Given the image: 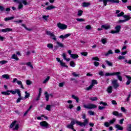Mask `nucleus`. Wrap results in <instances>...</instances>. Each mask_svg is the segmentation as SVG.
Segmentation results:
<instances>
[{"instance_id": "obj_1", "label": "nucleus", "mask_w": 131, "mask_h": 131, "mask_svg": "<svg viewBox=\"0 0 131 131\" xmlns=\"http://www.w3.org/2000/svg\"><path fill=\"white\" fill-rule=\"evenodd\" d=\"M82 118L84 119V122H81L80 121H76V124L81 126V127H85L88 124H89V119H86V117L84 114H83Z\"/></svg>"}, {"instance_id": "obj_2", "label": "nucleus", "mask_w": 131, "mask_h": 131, "mask_svg": "<svg viewBox=\"0 0 131 131\" xmlns=\"http://www.w3.org/2000/svg\"><path fill=\"white\" fill-rule=\"evenodd\" d=\"M13 2L18 4V6L17 8L18 10H21L23 9V4L25 6H27V5H28V3L26 0H13Z\"/></svg>"}, {"instance_id": "obj_3", "label": "nucleus", "mask_w": 131, "mask_h": 131, "mask_svg": "<svg viewBox=\"0 0 131 131\" xmlns=\"http://www.w3.org/2000/svg\"><path fill=\"white\" fill-rule=\"evenodd\" d=\"M121 73L120 72H114L112 73H105V75L106 76H116L117 77V78L120 80V81H122V77L121 76L119 75L121 74Z\"/></svg>"}, {"instance_id": "obj_4", "label": "nucleus", "mask_w": 131, "mask_h": 131, "mask_svg": "<svg viewBox=\"0 0 131 131\" xmlns=\"http://www.w3.org/2000/svg\"><path fill=\"white\" fill-rule=\"evenodd\" d=\"M99 2H103L104 7L107 6V3H111V4H119V0H99Z\"/></svg>"}, {"instance_id": "obj_5", "label": "nucleus", "mask_w": 131, "mask_h": 131, "mask_svg": "<svg viewBox=\"0 0 131 131\" xmlns=\"http://www.w3.org/2000/svg\"><path fill=\"white\" fill-rule=\"evenodd\" d=\"M83 108H85V109H89V110H91L92 109H96V108H97V106L96 104L89 103L88 104H84L83 105Z\"/></svg>"}, {"instance_id": "obj_6", "label": "nucleus", "mask_w": 131, "mask_h": 131, "mask_svg": "<svg viewBox=\"0 0 131 131\" xmlns=\"http://www.w3.org/2000/svg\"><path fill=\"white\" fill-rule=\"evenodd\" d=\"M16 123H17V121H14V122H13L10 124V128H13L14 130H18L19 128V124H16Z\"/></svg>"}, {"instance_id": "obj_7", "label": "nucleus", "mask_w": 131, "mask_h": 131, "mask_svg": "<svg viewBox=\"0 0 131 131\" xmlns=\"http://www.w3.org/2000/svg\"><path fill=\"white\" fill-rule=\"evenodd\" d=\"M46 34L49 35L50 37H52V39H53V40H57V37L55 35V32L47 31Z\"/></svg>"}, {"instance_id": "obj_8", "label": "nucleus", "mask_w": 131, "mask_h": 131, "mask_svg": "<svg viewBox=\"0 0 131 131\" xmlns=\"http://www.w3.org/2000/svg\"><path fill=\"white\" fill-rule=\"evenodd\" d=\"M57 27L61 30H65V29H67V25L61 23H57Z\"/></svg>"}, {"instance_id": "obj_9", "label": "nucleus", "mask_w": 131, "mask_h": 131, "mask_svg": "<svg viewBox=\"0 0 131 131\" xmlns=\"http://www.w3.org/2000/svg\"><path fill=\"white\" fill-rule=\"evenodd\" d=\"M40 125L42 128H49L50 124L47 121H42L40 122Z\"/></svg>"}, {"instance_id": "obj_10", "label": "nucleus", "mask_w": 131, "mask_h": 131, "mask_svg": "<svg viewBox=\"0 0 131 131\" xmlns=\"http://www.w3.org/2000/svg\"><path fill=\"white\" fill-rule=\"evenodd\" d=\"M12 82L13 83H15V82H16L18 85L20 86L21 89L24 90V86H23V84H22V81L18 80V79L16 78H14Z\"/></svg>"}, {"instance_id": "obj_11", "label": "nucleus", "mask_w": 131, "mask_h": 131, "mask_svg": "<svg viewBox=\"0 0 131 131\" xmlns=\"http://www.w3.org/2000/svg\"><path fill=\"white\" fill-rule=\"evenodd\" d=\"M115 31L112 30L111 31V33H112L113 34H114L115 33H119V32L120 31V29H121V26L118 25L115 27Z\"/></svg>"}, {"instance_id": "obj_12", "label": "nucleus", "mask_w": 131, "mask_h": 131, "mask_svg": "<svg viewBox=\"0 0 131 131\" xmlns=\"http://www.w3.org/2000/svg\"><path fill=\"white\" fill-rule=\"evenodd\" d=\"M10 93H11L12 95L18 94V97H21V91L19 89H15L14 91L9 90Z\"/></svg>"}, {"instance_id": "obj_13", "label": "nucleus", "mask_w": 131, "mask_h": 131, "mask_svg": "<svg viewBox=\"0 0 131 131\" xmlns=\"http://www.w3.org/2000/svg\"><path fill=\"white\" fill-rule=\"evenodd\" d=\"M117 79H115L112 81V83L114 89H116L119 87V84L117 82Z\"/></svg>"}, {"instance_id": "obj_14", "label": "nucleus", "mask_w": 131, "mask_h": 131, "mask_svg": "<svg viewBox=\"0 0 131 131\" xmlns=\"http://www.w3.org/2000/svg\"><path fill=\"white\" fill-rule=\"evenodd\" d=\"M75 123H76V121H75L74 120L72 119L70 124L67 125L68 128H71V129H73V125H74Z\"/></svg>"}, {"instance_id": "obj_15", "label": "nucleus", "mask_w": 131, "mask_h": 131, "mask_svg": "<svg viewBox=\"0 0 131 131\" xmlns=\"http://www.w3.org/2000/svg\"><path fill=\"white\" fill-rule=\"evenodd\" d=\"M116 14H117V17H122V16L124 15V13L123 12H120V10H116Z\"/></svg>"}, {"instance_id": "obj_16", "label": "nucleus", "mask_w": 131, "mask_h": 131, "mask_svg": "<svg viewBox=\"0 0 131 131\" xmlns=\"http://www.w3.org/2000/svg\"><path fill=\"white\" fill-rule=\"evenodd\" d=\"M113 115L116 116L117 117H122V114L119 113L117 111H114L113 112Z\"/></svg>"}, {"instance_id": "obj_17", "label": "nucleus", "mask_w": 131, "mask_h": 131, "mask_svg": "<svg viewBox=\"0 0 131 131\" xmlns=\"http://www.w3.org/2000/svg\"><path fill=\"white\" fill-rule=\"evenodd\" d=\"M115 127L117 130H123V127L118 124H116Z\"/></svg>"}, {"instance_id": "obj_18", "label": "nucleus", "mask_w": 131, "mask_h": 131, "mask_svg": "<svg viewBox=\"0 0 131 131\" xmlns=\"http://www.w3.org/2000/svg\"><path fill=\"white\" fill-rule=\"evenodd\" d=\"M70 35H71V34H66L64 35H61L59 37V38H61L62 39H64V38H67V37H69Z\"/></svg>"}, {"instance_id": "obj_19", "label": "nucleus", "mask_w": 131, "mask_h": 131, "mask_svg": "<svg viewBox=\"0 0 131 131\" xmlns=\"http://www.w3.org/2000/svg\"><path fill=\"white\" fill-rule=\"evenodd\" d=\"M13 31V29H12L11 28H6V29H2V32L6 33V32H9L10 31Z\"/></svg>"}, {"instance_id": "obj_20", "label": "nucleus", "mask_w": 131, "mask_h": 131, "mask_svg": "<svg viewBox=\"0 0 131 131\" xmlns=\"http://www.w3.org/2000/svg\"><path fill=\"white\" fill-rule=\"evenodd\" d=\"M62 58L66 60L67 61V62H69V61H70V58H66V57H67V54H66V53H63L62 54Z\"/></svg>"}, {"instance_id": "obj_21", "label": "nucleus", "mask_w": 131, "mask_h": 131, "mask_svg": "<svg viewBox=\"0 0 131 131\" xmlns=\"http://www.w3.org/2000/svg\"><path fill=\"white\" fill-rule=\"evenodd\" d=\"M101 28H103V29H105V30H107L108 29H110V25L107 24L102 25Z\"/></svg>"}, {"instance_id": "obj_22", "label": "nucleus", "mask_w": 131, "mask_h": 131, "mask_svg": "<svg viewBox=\"0 0 131 131\" xmlns=\"http://www.w3.org/2000/svg\"><path fill=\"white\" fill-rule=\"evenodd\" d=\"M126 78H127L128 80L126 82V85H128V84H130L131 77L129 76L126 75Z\"/></svg>"}, {"instance_id": "obj_23", "label": "nucleus", "mask_w": 131, "mask_h": 131, "mask_svg": "<svg viewBox=\"0 0 131 131\" xmlns=\"http://www.w3.org/2000/svg\"><path fill=\"white\" fill-rule=\"evenodd\" d=\"M1 94L4 95V96H10L11 95V93H10V90H8L5 92H1Z\"/></svg>"}, {"instance_id": "obj_24", "label": "nucleus", "mask_w": 131, "mask_h": 131, "mask_svg": "<svg viewBox=\"0 0 131 131\" xmlns=\"http://www.w3.org/2000/svg\"><path fill=\"white\" fill-rule=\"evenodd\" d=\"M90 6H91V3H90L84 2L82 3V7H83V8H86V7H89Z\"/></svg>"}, {"instance_id": "obj_25", "label": "nucleus", "mask_w": 131, "mask_h": 131, "mask_svg": "<svg viewBox=\"0 0 131 131\" xmlns=\"http://www.w3.org/2000/svg\"><path fill=\"white\" fill-rule=\"evenodd\" d=\"M123 18H124L125 20H127V21H129V20H130L131 17L129 15H123Z\"/></svg>"}, {"instance_id": "obj_26", "label": "nucleus", "mask_w": 131, "mask_h": 131, "mask_svg": "<svg viewBox=\"0 0 131 131\" xmlns=\"http://www.w3.org/2000/svg\"><path fill=\"white\" fill-rule=\"evenodd\" d=\"M71 57L72 58V59H78V55L76 54H71Z\"/></svg>"}, {"instance_id": "obj_27", "label": "nucleus", "mask_w": 131, "mask_h": 131, "mask_svg": "<svg viewBox=\"0 0 131 131\" xmlns=\"http://www.w3.org/2000/svg\"><path fill=\"white\" fill-rule=\"evenodd\" d=\"M113 89L112 86H109L107 89V93H108V94H111V93H112Z\"/></svg>"}, {"instance_id": "obj_28", "label": "nucleus", "mask_w": 131, "mask_h": 131, "mask_svg": "<svg viewBox=\"0 0 131 131\" xmlns=\"http://www.w3.org/2000/svg\"><path fill=\"white\" fill-rule=\"evenodd\" d=\"M12 59H14V60H16V61H18L19 60V58H18V56L16 55V54H13L11 57Z\"/></svg>"}, {"instance_id": "obj_29", "label": "nucleus", "mask_w": 131, "mask_h": 131, "mask_svg": "<svg viewBox=\"0 0 131 131\" xmlns=\"http://www.w3.org/2000/svg\"><path fill=\"white\" fill-rule=\"evenodd\" d=\"M112 54H113V52L112 51V50H110L107 53L105 54V56L106 57H108L109 55H112Z\"/></svg>"}, {"instance_id": "obj_30", "label": "nucleus", "mask_w": 131, "mask_h": 131, "mask_svg": "<svg viewBox=\"0 0 131 131\" xmlns=\"http://www.w3.org/2000/svg\"><path fill=\"white\" fill-rule=\"evenodd\" d=\"M72 98L73 99H74V100H76V101L77 102V103H78L79 101V98H78V97L77 96H75V95H72Z\"/></svg>"}, {"instance_id": "obj_31", "label": "nucleus", "mask_w": 131, "mask_h": 131, "mask_svg": "<svg viewBox=\"0 0 131 131\" xmlns=\"http://www.w3.org/2000/svg\"><path fill=\"white\" fill-rule=\"evenodd\" d=\"M2 78L5 79H10V76L9 74H4L2 75Z\"/></svg>"}, {"instance_id": "obj_32", "label": "nucleus", "mask_w": 131, "mask_h": 131, "mask_svg": "<svg viewBox=\"0 0 131 131\" xmlns=\"http://www.w3.org/2000/svg\"><path fill=\"white\" fill-rule=\"evenodd\" d=\"M13 19H15V17L12 16V17H6L5 18L4 20L5 21H10V20H13Z\"/></svg>"}, {"instance_id": "obj_33", "label": "nucleus", "mask_w": 131, "mask_h": 131, "mask_svg": "<svg viewBox=\"0 0 131 131\" xmlns=\"http://www.w3.org/2000/svg\"><path fill=\"white\" fill-rule=\"evenodd\" d=\"M83 13V11L82 10H78L77 16H78V17H80L81 16H82Z\"/></svg>"}, {"instance_id": "obj_34", "label": "nucleus", "mask_w": 131, "mask_h": 131, "mask_svg": "<svg viewBox=\"0 0 131 131\" xmlns=\"http://www.w3.org/2000/svg\"><path fill=\"white\" fill-rule=\"evenodd\" d=\"M53 9H56V7L51 5V6H49L48 7H47L46 8V10H53Z\"/></svg>"}, {"instance_id": "obj_35", "label": "nucleus", "mask_w": 131, "mask_h": 131, "mask_svg": "<svg viewBox=\"0 0 131 131\" xmlns=\"http://www.w3.org/2000/svg\"><path fill=\"white\" fill-rule=\"evenodd\" d=\"M56 43L58 45V47H59L60 48H64V44H63V43H61L59 41H56Z\"/></svg>"}, {"instance_id": "obj_36", "label": "nucleus", "mask_w": 131, "mask_h": 131, "mask_svg": "<svg viewBox=\"0 0 131 131\" xmlns=\"http://www.w3.org/2000/svg\"><path fill=\"white\" fill-rule=\"evenodd\" d=\"M88 114H89V115H90V116L96 115V113H95V112H94L93 111H88Z\"/></svg>"}, {"instance_id": "obj_37", "label": "nucleus", "mask_w": 131, "mask_h": 131, "mask_svg": "<svg viewBox=\"0 0 131 131\" xmlns=\"http://www.w3.org/2000/svg\"><path fill=\"white\" fill-rule=\"evenodd\" d=\"M25 94H26L25 96V99H28V98L30 97V93L27 92V91H26Z\"/></svg>"}, {"instance_id": "obj_38", "label": "nucleus", "mask_w": 131, "mask_h": 131, "mask_svg": "<svg viewBox=\"0 0 131 131\" xmlns=\"http://www.w3.org/2000/svg\"><path fill=\"white\" fill-rule=\"evenodd\" d=\"M50 76L47 77V78L43 81L42 83L46 84L48 81L50 80Z\"/></svg>"}, {"instance_id": "obj_39", "label": "nucleus", "mask_w": 131, "mask_h": 131, "mask_svg": "<svg viewBox=\"0 0 131 131\" xmlns=\"http://www.w3.org/2000/svg\"><path fill=\"white\" fill-rule=\"evenodd\" d=\"M60 66H61L62 67H66V68H68V66H67L66 64L63 62V61H60Z\"/></svg>"}, {"instance_id": "obj_40", "label": "nucleus", "mask_w": 131, "mask_h": 131, "mask_svg": "<svg viewBox=\"0 0 131 131\" xmlns=\"http://www.w3.org/2000/svg\"><path fill=\"white\" fill-rule=\"evenodd\" d=\"M70 65L71 67H74L75 66H76V64L75 63H74V61H73V60H72L70 62Z\"/></svg>"}, {"instance_id": "obj_41", "label": "nucleus", "mask_w": 131, "mask_h": 131, "mask_svg": "<svg viewBox=\"0 0 131 131\" xmlns=\"http://www.w3.org/2000/svg\"><path fill=\"white\" fill-rule=\"evenodd\" d=\"M101 42L103 45H105L107 42V38H102L101 39Z\"/></svg>"}, {"instance_id": "obj_42", "label": "nucleus", "mask_w": 131, "mask_h": 131, "mask_svg": "<svg viewBox=\"0 0 131 131\" xmlns=\"http://www.w3.org/2000/svg\"><path fill=\"white\" fill-rule=\"evenodd\" d=\"M93 84H91L89 87H87L85 90L86 91H91V90H92L93 89Z\"/></svg>"}, {"instance_id": "obj_43", "label": "nucleus", "mask_w": 131, "mask_h": 131, "mask_svg": "<svg viewBox=\"0 0 131 131\" xmlns=\"http://www.w3.org/2000/svg\"><path fill=\"white\" fill-rule=\"evenodd\" d=\"M47 47H48L49 49H53L54 48V45L52 43H48L47 44Z\"/></svg>"}, {"instance_id": "obj_44", "label": "nucleus", "mask_w": 131, "mask_h": 131, "mask_svg": "<svg viewBox=\"0 0 131 131\" xmlns=\"http://www.w3.org/2000/svg\"><path fill=\"white\" fill-rule=\"evenodd\" d=\"M49 97H50V95L49 94H48V92H45V97L46 98V101H49Z\"/></svg>"}, {"instance_id": "obj_45", "label": "nucleus", "mask_w": 131, "mask_h": 131, "mask_svg": "<svg viewBox=\"0 0 131 131\" xmlns=\"http://www.w3.org/2000/svg\"><path fill=\"white\" fill-rule=\"evenodd\" d=\"M50 17V15H43L42 19L45 20V21H48V18Z\"/></svg>"}, {"instance_id": "obj_46", "label": "nucleus", "mask_w": 131, "mask_h": 131, "mask_svg": "<svg viewBox=\"0 0 131 131\" xmlns=\"http://www.w3.org/2000/svg\"><path fill=\"white\" fill-rule=\"evenodd\" d=\"M91 84H92L93 86L94 84H98V81H97V80H92Z\"/></svg>"}, {"instance_id": "obj_47", "label": "nucleus", "mask_w": 131, "mask_h": 131, "mask_svg": "<svg viewBox=\"0 0 131 131\" xmlns=\"http://www.w3.org/2000/svg\"><path fill=\"white\" fill-rule=\"evenodd\" d=\"M127 19L125 20V19H119L118 21V23H124V22H127Z\"/></svg>"}, {"instance_id": "obj_48", "label": "nucleus", "mask_w": 131, "mask_h": 131, "mask_svg": "<svg viewBox=\"0 0 131 131\" xmlns=\"http://www.w3.org/2000/svg\"><path fill=\"white\" fill-rule=\"evenodd\" d=\"M90 100H91V101H98V97H91L90 98Z\"/></svg>"}, {"instance_id": "obj_49", "label": "nucleus", "mask_w": 131, "mask_h": 131, "mask_svg": "<svg viewBox=\"0 0 131 131\" xmlns=\"http://www.w3.org/2000/svg\"><path fill=\"white\" fill-rule=\"evenodd\" d=\"M7 63H8V61L7 60L0 61V64H1V65H5V64H7Z\"/></svg>"}, {"instance_id": "obj_50", "label": "nucleus", "mask_w": 131, "mask_h": 131, "mask_svg": "<svg viewBox=\"0 0 131 131\" xmlns=\"http://www.w3.org/2000/svg\"><path fill=\"white\" fill-rule=\"evenodd\" d=\"M26 64L27 66H29V67H31V68H32V69H33V66H32V64H31V62H28L27 63H26Z\"/></svg>"}, {"instance_id": "obj_51", "label": "nucleus", "mask_w": 131, "mask_h": 131, "mask_svg": "<svg viewBox=\"0 0 131 131\" xmlns=\"http://www.w3.org/2000/svg\"><path fill=\"white\" fill-rule=\"evenodd\" d=\"M116 121V119L115 118H113L112 120L110 121V124H113L114 122Z\"/></svg>"}, {"instance_id": "obj_52", "label": "nucleus", "mask_w": 131, "mask_h": 131, "mask_svg": "<svg viewBox=\"0 0 131 131\" xmlns=\"http://www.w3.org/2000/svg\"><path fill=\"white\" fill-rule=\"evenodd\" d=\"M92 59L93 61H98V62L100 61V59H99V58L97 56L92 57Z\"/></svg>"}, {"instance_id": "obj_53", "label": "nucleus", "mask_w": 131, "mask_h": 131, "mask_svg": "<svg viewBox=\"0 0 131 131\" xmlns=\"http://www.w3.org/2000/svg\"><path fill=\"white\" fill-rule=\"evenodd\" d=\"M51 105L50 104L47 105L46 107V110H48V111H51Z\"/></svg>"}, {"instance_id": "obj_54", "label": "nucleus", "mask_w": 131, "mask_h": 131, "mask_svg": "<svg viewBox=\"0 0 131 131\" xmlns=\"http://www.w3.org/2000/svg\"><path fill=\"white\" fill-rule=\"evenodd\" d=\"M104 126H105L106 127H109V126L110 125V122H104Z\"/></svg>"}, {"instance_id": "obj_55", "label": "nucleus", "mask_w": 131, "mask_h": 131, "mask_svg": "<svg viewBox=\"0 0 131 131\" xmlns=\"http://www.w3.org/2000/svg\"><path fill=\"white\" fill-rule=\"evenodd\" d=\"M127 130L131 131V124H128L127 125Z\"/></svg>"}, {"instance_id": "obj_56", "label": "nucleus", "mask_w": 131, "mask_h": 131, "mask_svg": "<svg viewBox=\"0 0 131 131\" xmlns=\"http://www.w3.org/2000/svg\"><path fill=\"white\" fill-rule=\"evenodd\" d=\"M72 75L74 76V77H79V74H76L75 72L72 73Z\"/></svg>"}, {"instance_id": "obj_57", "label": "nucleus", "mask_w": 131, "mask_h": 131, "mask_svg": "<svg viewBox=\"0 0 131 131\" xmlns=\"http://www.w3.org/2000/svg\"><path fill=\"white\" fill-rule=\"evenodd\" d=\"M105 62L108 66H113V64H112V63L111 62H110L108 60H106Z\"/></svg>"}, {"instance_id": "obj_58", "label": "nucleus", "mask_w": 131, "mask_h": 131, "mask_svg": "<svg viewBox=\"0 0 131 131\" xmlns=\"http://www.w3.org/2000/svg\"><path fill=\"white\" fill-rule=\"evenodd\" d=\"M32 82L29 80H26V84H27V85H30V84H32Z\"/></svg>"}, {"instance_id": "obj_59", "label": "nucleus", "mask_w": 131, "mask_h": 131, "mask_svg": "<svg viewBox=\"0 0 131 131\" xmlns=\"http://www.w3.org/2000/svg\"><path fill=\"white\" fill-rule=\"evenodd\" d=\"M121 111L123 113H126V110L124 108V107H121Z\"/></svg>"}, {"instance_id": "obj_60", "label": "nucleus", "mask_w": 131, "mask_h": 131, "mask_svg": "<svg viewBox=\"0 0 131 131\" xmlns=\"http://www.w3.org/2000/svg\"><path fill=\"white\" fill-rule=\"evenodd\" d=\"M100 105H103V106H108V104L106 102H104L103 101H101L100 102Z\"/></svg>"}, {"instance_id": "obj_61", "label": "nucleus", "mask_w": 131, "mask_h": 131, "mask_svg": "<svg viewBox=\"0 0 131 131\" xmlns=\"http://www.w3.org/2000/svg\"><path fill=\"white\" fill-rule=\"evenodd\" d=\"M76 20L78 22H84V19L83 18H76Z\"/></svg>"}, {"instance_id": "obj_62", "label": "nucleus", "mask_w": 131, "mask_h": 131, "mask_svg": "<svg viewBox=\"0 0 131 131\" xmlns=\"http://www.w3.org/2000/svg\"><path fill=\"white\" fill-rule=\"evenodd\" d=\"M94 66H96V67H98V66L100 65V63H99V62H97V61H94Z\"/></svg>"}, {"instance_id": "obj_63", "label": "nucleus", "mask_w": 131, "mask_h": 131, "mask_svg": "<svg viewBox=\"0 0 131 131\" xmlns=\"http://www.w3.org/2000/svg\"><path fill=\"white\" fill-rule=\"evenodd\" d=\"M86 29L90 30V29H92V27L90 25H88L85 27Z\"/></svg>"}, {"instance_id": "obj_64", "label": "nucleus", "mask_w": 131, "mask_h": 131, "mask_svg": "<svg viewBox=\"0 0 131 131\" xmlns=\"http://www.w3.org/2000/svg\"><path fill=\"white\" fill-rule=\"evenodd\" d=\"M81 55H82V56H88V52H81Z\"/></svg>"}]
</instances>
